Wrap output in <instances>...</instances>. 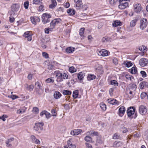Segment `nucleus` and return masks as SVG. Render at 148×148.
<instances>
[{"instance_id": "obj_30", "label": "nucleus", "mask_w": 148, "mask_h": 148, "mask_svg": "<svg viewBox=\"0 0 148 148\" xmlns=\"http://www.w3.org/2000/svg\"><path fill=\"white\" fill-rule=\"evenodd\" d=\"M85 76V74L82 72L80 73L78 75L77 77L78 79L81 80L83 79L84 77Z\"/></svg>"}, {"instance_id": "obj_57", "label": "nucleus", "mask_w": 148, "mask_h": 148, "mask_svg": "<svg viewBox=\"0 0 148 148\" xmlns=\"http://www.w3.org/2000/svg\"><path fill=\"white\" fill-rule=\"evenodd\" d=\"M108 37H103L102 39V41L103 42H105L108 40Z\"/></svg>"}, {"instance_id": "obj_26", "label": "nucleus", "mask_w": 148, "mask_h": 148, "mask_svg": "<svg viewBox=\"0 0 148 148\" xmlns=\"http://www.w3.org/2000/svg\"><path fill=\"white\" fill-rule=\"evenodd\" d=\"M121 22L120 21L116 20L112 24L113 26L114 27H116L120 25Z\"/></svg>"}, {"instance_id": "obj_3", "label": "nucleus", "mask_w": 148, "mask_h": 148, "mask_svg": "<svg viewBox=\"0 0 148 148\" xmlns=\"http://www.w3.org/2000/svg\"><path fill=\"white\" fill-rule=\"evenodd\" d=\"M51 18V15L47 13H45L43 14L42 17V21L45 24L49 22L50 18Z\"/></svg>"}, {"instance_id": "obj_5", "label": "nucleus", "mask_w": 148, "mask_h": 148, "mask_svg": "<svg viewBox=\"0 0 148 148\" xmlns=\"http://www.w3.org/2000/svg\"><path fill=\"white\" fill-rule=\"evenodd\" d=\"M147 20L144 18L141 19L140 20V28L143 30L145 28L147 24Z\"/></svg>"}, {"instance_id": "obj_27", "label": "nucleus", "mask_w": 148, "mask_h": 148, "mask_svg": "<svg viewBox=\"0 0 148 148\" xmlns=\"http://www.w3.org/2000/svg\"><path fill=\"white\" fill-rule=\"evenodd\" d=\"M125 108L123 106H121L119 109V114H123L125 112Z\"/></svg>"}, {"instance_id": "obj_25", "label": "nucleus", "mask_w": 148, "mask_h": 148, "mask_svg": "<svg viewBox=\"0 0 148 148\" xmlns=\"http://www.w3.org/2000/svg\"><path fill=\"white\" fill-rule=\"evenodd\" d=\"M35 91L37 94L40 95H41L43 92L42 89L41 88H36Z\"/></svg>"}, {"instance_id": "obj_58", "label": "nucleus", "mask_w": 148, "mask_h": 148, "mask_svg": "<svg viewBox=\"0 0 148 148\" xmlns=\"http://www.w3.org/2000/svg\"><path fill=\"white\" fill-rule=\"evenodd\" d=\"M88 8V7L87 5H82L81 7V8L83 10H86Z\"/></svg>"}, {"instance_id": "obj_63", "label": "nucleus", "mask_w": 148, "mask_h": 148, "mask_svg": "<svg viewBox=\"0 0 148 148\" xmlns=\"http://www.w3.org/2000/svg\"><path fill=\"white\" fill-rule=\"evenodd\" d=\"M34 88L33 85H31L29 86L28 90L30 91H32Z\"/></svg>"}, {"instance_id": "obj_13", "label": "nucleus", "mask_w": 148, "mask_h": 148, "mask_svg": "<svg viewBox=\"0 0 148 148\" xmlns=\"http://www.w3.org/2000/svg\"><path fill=\"white\" fill-rule=\"evenodd\" d=\"M75 3V7L77 9H79L82 5V0H74Z\"/></svg>"}, {"instance_id": "obj_35", "label": "nucleus", "mask_w": 148, "mask_h": 148, "mask_svg": "<svg viewBox=\"0 0 148 148\" xmlns=\"http://www.w3.org/2000/svg\"><path fill=\"white\" fill-rule=\"evenodd\" d=\"M14 140V138H10L8 139L6 142V143L7 145L8 146L10 147L12 145L11 144H10L9 143H10L11 141H13Z\"/></svg>"}, {"instance_id": "obj_51", "label": "nucleus", "mask_w": 148, "mask_h": 148, "mask_svg": "<svg viewBox=\"0 0 148 148\" xmlns=\"http://www.w3.org/2000/svg\"><path fill=\"white\" fill-rule=\"evenodd\" d=\"M33 112L36 114H38L39 112V109L37 107H34L32 110Z\"/></svg>"}, {"instance_id": "obj_21", "label": "nucleus", "mask_w": 148, "mask_h": 148, "mask_svg": "<svg viewBox=\"0 0 148 148\" xmlns=\"http://www.w3.org/2000/svg\"><path fill=\"white\" fill-rule=\"evenodd\" d=\"M51 3L49 5V7L50 8H54L57 5V3L55 0H51Z\"/></svg>"}, {"instance_id": "obj_49", "label": "nucleus", "mask_w": 148, "mask_h": 148, "mask_svg": "<svg viewBox=\"0 0 148 148\" xmlns=\"http://www.w3.org/2000/svg\"><path fill=\"white\" fill-rule=\"evenodd\" d=\"M32 35L30 33V32H25L23 36L25 38L26 37H27L28 36H29V35Z\"/></svg>"}, {"instance_id": "obj_62", "label": "nucleus", "mask_w": 148, "mask_h": 148, "mask_svg": "<svg viewBox=\"0 0 148 148\" xmlns=\"http://www.w3.org/2000/svg\"><path fill=\"white\" fill-rule=\"evenodd\" d=\"M54 66L51 64H49L48 66V69L49 70H52L53 69Z\"/></svg>"}, {"instance_id": "obj_7", "label": "nucleus", "mask_w": 148, "mask_h": 148, "mask_svg": "<svg viewBox=\"0 0 148 148\" xmlns=\"http://www.w3.org/2000/svg\"><path fill=\"white\" fill-rule=\"evenodd\" d=\"M134 11L137 13L140 12L142 10V8L141 4L139 3H137L134 5Z\"/></svg>"}, {"instance_id": "obj_28", "label": "nucleus", "mask_w": 148, "mask_h": 148, "mask_svg": "<svg viewBox=\"0 0 148 148\" xmlns=\"http://www.w3.org/2000/svg\"><path fill=\"white\" fill-rule=\"evenodd\" d=\"M147 48L143 45H142L139 48V49L142 52H145L147 50Z\"/></svg>"}, {"instance_id": "obj_37", "label": "nucleus", "mask_w": 148, "mask_h": 148, "mask_svg": "<svg viewBox=\"0 0 148 148\" xmlns=\"http://www.w3.org/2000/svg\"><path fill=\"white\" fill-rule=\"evenodd\" d=\"M68 13L70 15H74L75 14V11L73 9H69L67 11Z\"/></svg>"}, {"instance_id": "obj_18", "label": "nucleus", "mask_w": 148, "mask_h": 148, "mask_svg": "<svg viewBox=\"0 0 148 148\" xmlns=\"http://www.w3.org/2000/svg\"><path fill=\"white\" fill-rule=\"evenodd\" d=\"M136 85L132 84V88L127 90V92H129V93L131 95L132 94L133 92H134L136 90Z\"/></svg>"}, {"instance_id": "obj_29", "label": "nucleus", "mask_w": 148, "mask_h": 148, "mask_svg": "<svg viewBox=\"0 0 148 148\" xmlns=\"http://www.w3.org/2000/svg\"><path fill=\"white\" fill-rule=\"evenodd\" d=\"M124 64H125L127 67L128 68L131 66L132 65V63L130 61H125L124 62Z\"/></svg>"}, {"instance_id": "obj_39", "label": "nucleus", "mask_w": 148, "mask_h": 148, "mask_svg": "<svg viewBox=\"0 0 148 148\" xmlns=\"http://www.w3.org/2000/svg\"><path fill=\"white\" fill-rule=\"evenodd\" d=\"M112 138L114 139H120V135L117 133H116L114 134Z\"/></svg>"}, {"instance_id": "obj_12", "label": "nucleus", "mask_w": 148, "mask_h": 148, "mask_svg": "<svg viewBox=\"0 0 148 148\" xmlns=\"http://www.w3.org/2000/svg\"><path fill=\"white\" fill-rule=\"evenodd\" d=\"M135 109L133 107H130L127 110V113L128 116H131L133 115L135 112Z\"/></svg>"}, {"instance_id": "obj_38", "label": "nucleus", "mask_w": 148, "mask_h": 148, "mask_svg": "<svg viewBox=\"0 0 148 148\" xmlns=\"http://www.w3.org/2000/svg\"><path fill=\"white\" fill-rule=\"evenodd\" d=\"M110 84L113 85L114 86H118V83L115 80H111L110 81Z\"/></svg>"}, {"instance_id": "obj_33", "label": "nucleus", "mask_w": 148, "mask_h": 148, "mask_svg": "<svg viewBox=\"0 0 148 148\" xmlns=\"http://www.w3.org/2000/svg\"><path fill=\"white\" fill-rule=\"evenodd\" d=\"M96 76L93 75H89L87 77L88 80H91L95 79Z\"/></svg>"}, {"instance_id": "obj_24", "label": "nucleus", "mask_w": 148, "mask_h": 148, "mask_svg": "<svg viewBox=\"0 0 148 148\" xmlns=\"http://www.w3.org/2000/svg\"><path fill=\"white\" fill-rule=\"evenodd\" d=\"M26 108L24 106L18 110L17 112V114L23 113H24L26 110Z\"/></svg>"}, {"instance_id": "obj_10", "label": "nucleus", "mask_w": 148, "mask_h": 148, "mask_svg": "<svg viewBox=\"0 0 148 148\" xmlns=\"http://www.w3.org/2000/svg\"><path fill=\"white\" fill-rule=\"evenodd\" d=\"M97 53L99 56H106L108 55V51L105 49H103L100 51H98Z\"/></svg>"}, {"instance_id": "obj_14", "label": "nucleus", "mask_w": 148, "mask_h": 148, "mask_svg": "<svg viewBox=\"0 0 148 148\" xmlns=\"http://www.w3.org/2000/svg\"><path fill=\"white\" fill-rule=\"evenodd\" d=\"M82 132V130L81 129L74 130L71 132L70 134L72 136L77 135Z\"/></svg>"}, {"instance_id": "obj_15", "label": "nucleus", "mask_w": 148, "mask_h": 148, "mask_svg": "<svg viewBox=\"0 0 148 148\" xmlns=\"http://www.w3.org/2000/svg\"><path fill=\"white\" fill-rule=\"evenodd\" d=\"M108 103L112 105H118L119 103V102L118 101L114 99H108Z\"/></svg>"}, {"instance_id": "obj_59", "label": "nucleus", "mask_w": 148, "mask_h": 148, "mask_svg": "<svg viewBox=\"0 0 148 148\" xmlns=\"http://www.w3.org/2000/svg\"><path fill=\"white\" fill-rule=\"evenodd\" d=\"M45 115L46 116V117L47 119L49 118L51 116L50 114L47 112V111H46Z\"/></svg>"}, {"instance_id": "obj_44", "label": "nucleus", "mask_w": 148, "mask_h": 148, "mask_svg": "<svg viewBox=\"0 0 148 148\" xmlns=\"http://www.w3.org/2000/svg\"><path fill=\"white\" fill-rule=\"evenodd\" d=\"M69 70L70 72L72 73L75 72L76 71V69L73 66H71L70 67Z\"/></svg>"}, {"instance_id": "obj_42", "label": "nucleus", "mask_w": 148, "mask_h": 148, "mask_svg": "<svg viewBox=\"0 0 148 148\" xmlns=\"http://www.w3.org/2000/svg\"><path fill=\"white\" fill-rule=\"evenodd\" d=\"M84 139L87 142H90L92 141V138L90 136H87L85 137Z\"/></svg>"}, {"instance_id": "obj_48", "label": "nucleus", "mask_w": 148, "mask_h": 148, "mask_svg": "<svg viewBox=\"0 0 148 148\" xmlns=\"http://www.w3.org/2000/svg\"><path fill=\"white\" fill-rule=\"evenodd\" d=\"M29 4V1H27L25 2L24 3V6L26 9H27L28 8Z\"/></svg>"}, {"instance_id": "obj_2", "label": "nucleus", "mask_w": 148, "mask_h": 148, "mask_svg": "<svg viewBox=\"0 0 148 148\" xmlns=\"http://www.w3.org/2000/svg\"><path fill=\"white\" fill-rule=\"evenodd\" d=\"M61 22V19L60 18H56L52 20L50 23L51 29H53L55 26Z\"/></svg>"}, {"instance_id": "obj_47", "label": "nucleus", "mask_w": 148, "mask_h": 148, "mask_svg": "<svg viewBox=\"0 0 148 148\" xmlns=\"http://www.w3.org/2000/svg\"><path fill=\"white\" fill-rule=\"evenodd\" d=\"M146 97H148V95L146 93L143 92L140 95V97L141 99H143Z\"/></svg>"}, {"instance_id": "obj_55", "label": "nucleus", "mask_w": 148, "mask_h": 148, "mask_svg": "<svg viewBox=\"0 0 148 148\" xmlns=\"http://www.w3.org/2000/svg\"><path fill=\"white\" fill-rule=\"evenodd\" d=\"M140 73L143 77H146L147 76V74L144 71H140Z\"/></svg>"}, {"instance_id": "obj_34", "label": "nucleus", "mask_w": 148, "mask_h": 148, "mask_svg": "<svg viewBox=\"0 0 148 148\" xmlns=\"http://www.w3.org/2000/svg\"><path fill=\"white\" fill-rule=\"evenodd\" d=\"M78 95V91L77 90H76L73 92V96L74 98L76 99Z\"/></svg>"}, {"instance_id": "obj_46", "label": "nucleus", "mask_w": 148, "mask_h": 148, "mask_svg": "<svg viewBox=\"0 0 148 148\" xmlns=\"http://www.w3.org/2000/svg\"><path fill=\"white\" fill-rule=\"evenodd\" d=\"M137 72L136 68L134 67H133L132 68L131 72L132 74H135Z\"/></svg>"}, {"instance_id": "obj_43", "label": "nucleus", "mask_w": 148, "mask_h": 148, "mask_svg": "<svg viewBox=\"0 0 148 148\" xmlns=\"http://www.w3.org/2000/svg\"><path fill=\"white\" fill-rule=\"evenodd\" d=\"M63 93L64 95H69L71 94V92L70 91L68 90H64Z\"/></svg>"}, {"instance_id": "obj_16", "label": "nucleus", "mask_w": 148, "mask_h": 148, "mask_svg": "<svg viewBox=\"0 0 148 148\" xmlns=\"http://www.w3.org/2000/svg\"><path fill=\"white\" fill-rule=\"evenodd\" d=\"M31 138L33 143L37 145H39L40 144V140L37 139L34 136L32 135L31 136Z\"/></svg>"}, {"instance_id": "obj_1", "label": "nucleus", "mask_w": 148, "mask_h": 148, "mask_svg": "<svg viewBox=\"0 0 148 148\" xmlns=\"http://www.w3.org/2000/svg\"><path fill=\"white\" fill-rule=\"evenodd\" d=\"M56 74V77H57V80L59 81H62L63 79H67L68 78V76L65 73H64L63 74L59 71H56L55 72Z\"/></svg>"}, {"instance_id": "obj_36", "label": "nucleus", "mask_w": 148, "mask_h": 148, "mask_svg": "<svg viewBox=\"0 0 148 148\" xmlns=\"http://www.w3.org/2000/svg\"><path fill=\"white\" fill-rule=\"evenodd\" d=\"M138 20V19H136L132 20L130 23V26L131 27H133L136 25V22Z\"/></svg>"}, {"instance_id": "obj_53", "label": "nucleus", "mask_w": 148, "mask_h": 148, "mask_svg": "<svg viewBox=\"0 0 148 148\" xmlns=\"http://www.w3.org/2000/svg\"><path fill=\"white\" fill-rule=\"evenodd\" d=\"M54 81L52 78H48L46 80V82L47 83H50L51 82L53 83Z\"/></svg>"}, {"instance_id": "obj_56", "label": "nucleus", "mask_w": 148, "mask_h": 148, "mask_svg": "<svg viewBox=\"0 0 148 148\" xmlns=\"http://www.w3.org/2000/svg\"><path fill=\"white\" fill-rule=\"evenodd\" d=\"M42 56L46 58H48V54L46 52L42 53Z\"/></svg>"}, {"instance_id": "obj_20", "label": "nucleus", "mask_w": 148, "mask_h": 148, "mask_svg": "<svg viewBox=\"0 0 148 148\" xmlns=\"http://www.w3.org/2000/svg\"><path fill=\"white\" fill-rule=\"evenodd\" d=\"M122 145V144L119 141H115L113 144V147H118L121 146Z\"/></svg>"}, {"instance_id": "obj_19", "label": "nucleus", "mask_w": 148, "mask_h": 148, "mask_svg": "<svg viewBox=\"0 0 148 148\" xmlns=\"http://www.w3.org/2000/svg\"><path fill=\"white\" fill-rule=\"evenodd\" d=\"M75 48L73 47H69L66 49V51L68 53H72L74 51Z\"/></svg>"}, {"instance_id": "obj_4", "label": "nucleus", "mask_w": 148, "mask_h": 148, "mask_svg": "<svg viewBox=\"0 0 148 148\" xmlns=\"http://www.w3.org/2000/svg\"><path fill=\"white\" fill-rule=\"evenodd\" d=\"M44 125V123L42 122L36 123L34 128V130L37 131L39 130H43V126Z\"/></svg>"}, {"instance_id": "obj_32", "label": "nucleus", "mask_w": 148, "mask_h": 148, "mask_svg": "<svg viewBox=\"0 0 148 148\" xmlns=\"http://www.w3.org/2000/svg\"><path fill=\"white\" fill-rule=\"evenodd\" d=\"M87 133L88 134H90L92 135H97L98 134V133L97 132H95L93 130L88 131Z\"/></svg>"}, {"instance_id": "obj_9", "label": "nucleus", "mask_w": 148, "mask_h": 148, "mask_svg": "<svg viewBox=\"0 0 148 148\" xmlns=\"http://www.w3.org/2000/svg\"><path fill=\"white\" fill-rule=\"evenodd\" d=\"M148 63V60L145 58H142L140 60L139 62L140 65L142 67H144L147 65Z\"/></svg>"}, {"instance_id": "obj_31", "label": "nucleus", "mask_w": 148, "mask_h": 148, "mask_svg": "<svg viewBox=\"0 0 148 148\" xmlns=\"http://www.w3.org/2000/svg\"><path fill=\"white\" fill-rule=\"evenodd\" d=\"M96 142L99 143H101L103 142V140L100 136H97V137Z\"/></svg>"}, {"instance_id": "obj_40", "label": "nucleus", "mask_w": 148, "mask_h": 148, "mask_svg": "<svg viewBox=\"0 0 148 148\" xmlns=\"http://www.w3.org/2000/svg\"><path fill=\"white\" fill-rule=\"evenodd\" d=\"M100 107L103 110H105L106 108V105L103 103H101L100 104Z\"/></svg>"}, {"instance_id": "obj_17", "label": "nucleus", "mask_w": 148, "mask_h": 148, "mask_svg": "<svg viewBox=\"0 0 148 148\" xmlns=\"http://www.w3.org/2000/svg\"><path fill=\"white\" fill-rule=\"evenodd\" d=\"M128 5V3H119L118 6L119 8L121 9H124L127 8Z\"/></svg>"}, {"instance_id": "obj_60", "label": "nucleus", "mask_w": 148, "mask_h": 148, "mask_svg": "<svg viewBox=\"0 0 148 148\" xmlns=\"http://www.w3.org/2000/svg\"><path fill=\"white\" fill-rule=\"evenodd\" d=\"M50 27L48 28H45V32L46 33L49 34V31H51L52 29H51Z\"/></svg>"}, {"instance_id": "obj_8", "label": "nucleus", "mask_w": 148, "mask_h": 148, "mask_svg": "<svg viewBox=\"0 0 148 148\" xmlns=\"http://www.w3.org/2000/svg\"><path fill=\"white\" fill-rule=\"evenodd\" d=\"M20 5L18 4L14 3L12 4L11 7V10L13 12L18 11L19 9Z\"/></svg>"}, {"instance_id": "obj_54", "label": "nucleus", "mask_w": 148, "mask_h": 148, "mask_svg": "<svg viewBox=\"0 0 148 148\" xmlns=\"http://www.w3.org/2000/svg\"><path fill=\"white\" fill-rule=\"evenodd\" d=\"M41 88L40 83L38 82H36L35 83V88Z\"/></svg>"}, {"instance_id": "obj_61", "label": "nucleus", "mask_w": 148, "mask_h": 148, "mask_svg": "<svg viewBox=\"0 0 148 148\" xmlns=\"http://www.w3.org/2000/svg\"><path fill=\"white\" fill-rule=\"evenodd\" d=\"M85 144L86 146V148H92V146L90 144L86 143Z\"/></svg>"}, {"instance_id": "obj_22", "label": "nucleus", "mask_w": 148, "mask_h": 148, "mask_svg": "<svg viewBox=\"0 0 148 148\" xmlns=\"http://www.w3.org/2000/svg\"><path fill=\"white\" fill-rule=\"evenodd\" d=\"M85 30V28L84 27L82 28L79 31V34L81 37V39H83L84 38V31Z\"/></svg>"}, {"instance_id": "obj_6", "label": "nucleus", "mask_w": 148, "mask_h": 148, "mask_svg": "<svg viewBox=\"0 0 148 148\" xmlns=\"http://www.w3.org/2000/svg\"><path fill=\"white\" fill-rule=\"evenodd\" d=\"M139 111L140 114L142 115H144L147 113V109L145 106L142 105L139 107Z\"/></svg>"}, {"instance_id": "obj_41", "label": "nucleus", "mask_w": 148, "mask_h": 148, "mask_svg": "<svg viewBox=\"0 0 148 148\" xmlns=\"http://www.w3.org/2000/svg\"><path fill=\"white\" fill-rule=\"evenodd\" d=\"M146 83L145 82H143L140 83V89H143L146 86Z\"/></svg>"}, {"instance_id": "obj_50", "label": "nucleus", "mask_w": 148, "mask_h": 148, "mask_svg": "<svg viewBox=\"0 0 148 148\" xmlns=\"http://www.w3.org/2000/svg\"><path fill=\"white\" fill-rule=\"evenodd\" d=\"M42 0H33V3L36 4H38L41 3Z\"/></svg>"}, {"instance_id": "obj_52", "label": "nucleus", "mask_w": 148, "mask_h": 148, "mask_svg": "<svg viewBox=\"0 0 148 148\" xmlns=\"http://www.w3.org/2000/svg\"><path fill=\"white\" fill-rule=\"evenodd\" d=\"M118 1V0H110V3L111 5H114Z\"/></svg>"}, {"instance_id": "obj_64", "label": "nucleus", "mask_w": 148, "mask_h": 148, "mask_svg": "<svg viewBox=\"0 0 148 148\" xmlns=\"http://www.w3.org/2000/svg\"><path fill=\"white\" fill-rule=\"evenodd\" d=\"M114 91V89L113 88H111L109 90V93L110 95L112 96L113 95V92Z\"/></svg>"}, {"instance_id": "obj_11", "label": "nucleus", "mask_w": 148, "mask_h": 148, "mask_svg": "<svg viewBox=\"0 0 148 148\" xmlns=\"http://www.w3.org/2000/svg\"><path fill=\"white\" fill-rule=\"evenodd\" d=\"M30 19L32 23L35 25H36L37 23L38 22L40 21V18L37 16L31 17Z\"/></svg>"}, {"instance_id": "obj_45", "label": "nucleus", "mask_w": 148, "mask_h": 148, "mask_svg": "<svg viewBox=\"0 0 148 148\" xmlns=\"http://www.w3.org/2000/svg\"><path fill=\"white\" fill-rule=\"evenodd\" d=\"M51 113L52 114V116H56L57 115V113H56V110L53 109L51 110Z\"/></svg>"}, {"instance_id": "obj_23", "label": "nucleus", "mask_w": 148, "mask_h": 148, "mask_svg": "<svg viewBox=\"0 0 148 148\" xmlns=\"http://www.w3.org/2000/svg\"><path fill=\"white\" fill-rule=\"evenodd\" d=\"M53 96L54 98L57 99L60 98L61 95L59 92L56 91L54 93Z\"/></svg>"}]
</instances>
